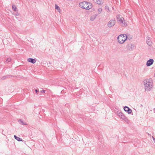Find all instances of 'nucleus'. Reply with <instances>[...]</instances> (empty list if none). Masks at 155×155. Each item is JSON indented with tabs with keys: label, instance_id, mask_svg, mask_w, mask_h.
I'll use <instances>...</instances> for the list:
<instances>
[{
	"label": "nucleus",
	"instance_id": "dca6fc26",
	"mask_svg": "<svg viewBox=\"0 0 155 155\" xmlns=\"http://www.w3.org/2000/svg\"><path fill=\"white\" fill-rule=\"evenodd\" d=\"M123 18V17H122L121 15H117L116 16V18L117 21H118V20H119V19L120 20V19H122V18Z\"/></svg>",
	"mask_w": 155,
	"mask_h": 155
},
{
	"label": "nucleus",
	"instance_id": "4468645a",
	"mask_svg": "<svg viewBox=\"0 0 155 155\" xmlns=\"http://www.w3.org/2000/svg\"><path fill=\"white\" fill-rule=\"evenodd\" d=\"M14 137L18 141H23L22 139H21L20 138L17 137L16 135H14Z\"/></svg>",
	"mask_w": 155,
	"mask_h": 155
},
{
	"label": "nucleus",
	"instance_id": "f257e3e1",
	"mask_svg": "<svg viewBox=\"0 0 155 155\" xmlns=\"http://www.w3.org/2000/svg\"><path fill=\"white\" fill-rule=\"evenodd\" d=\"M145 90L147 91H150L152 87V80L149 79H145L143 81Z\"/></svg>",
	"mask_w": 155,
	"mask_h": 155
},
{
	"label": "nucleus",
	"instance_id": "6ab92c4d",
	"mask_svg": "<svg viewBox=\"0 0 155 155\" xmlns=\"http://www.w3.org/2000/svg\"><path fill=\"white\" fill-rule=\"evenodd\" d=\"M10 77V76L9 75H7L6 76H4L1 79L3 80V79H5L6 78H8V77Z\"/></svg>",
	"mask_w": 155,
	"mask_h": 155
},
{
	"label": "nucleus",
	"instance_id": "39448f33",
	"mask_svg": "<svg viewBox=\"0 0 155 155\" xmlns=\"http://www.w3.org/2000/svg\"><path fill=\"white\" fill-rule=\"evenodd\" d=\"M116 21L115 19H111L108 23L107 24V27L109 28L114 26L115 24Z\"/></svg>",
	"mask_w": 155,
	"mask_h": 155
},
{
	"label": "nucleus",
	"instance_id": "5701e85b",
	"mask_svg": "<svg viewBox=\"0 0 155 155\" xmlns=\"http://www.w3.org/2000/svg\"><path fill=\"white\" fill-rule=\"evenodd\" d=\"M45 90H42L41 91V93H45Z\"/></svg>",
	"mask_w": 155,
	"mask_h": 155
},
{
	"label": "nucleus",
	"instance_id": "7c9ffc66",
	"mask_svg": "<svg viewBox=\"0 0 155 155\" xmlns=\"http://www.w3.org/2000/svg\"><path fill=\"white\" fill-rule=\"evenodd\" d=\"M141 106H142V104H141Z\"/></svg>",
	"mask_w": 155,
	"mask_h": 155
},
{
	"label": "nucleus",
	"instance_id": "cd10ccee",
	"mask_svg": "<svg viewBox=\"0 0 155 155\" xmlns=\"http://www.w3.org/2000/svg\"><path fill=\"white\" fill-rule=\"evenodd\" d=\"M64 92V90H63L62 91H61V93H63Z\"/></svg>",
	"mask_w": 155,
	"mask_h": 155
},
{
	"label": "nucleus",
	"instance_id": "f3484780",
	"mask_svg": "<svg viewBox=\"0 0 155 155\" xmlns=\"http://www.w3.org/2000/svg\"><path fill=\"white\" fill-rule=\"evenodd\" d=\"M97 15V14H95L94 16L93 15V16H91V21L94 20L96 18Z\"/></svg>",
	"mask_w": 155,
	"mask_h": 155
},
{
	"label": "nucleus",
	"instance_id": "20e7f679",
	"mask_svg": "<svg viewBox=\"0 0 155 155\" xmlns=\"http://www.w3.org/2000/svg\"><path fill=\"white\" fill-rule=\"evenodd\" d=\"M117 115L122 119L124 120V121L126 123L128 124L129 122V120L124 115V114L122 112L117 111Z\"/></svg>",
	"mask_w": 155,
	"mask_h": 155
},
{
	"label": "nucleus",
	"instance_id": "f8f14e48",
	"mask_svg": "<svg viewBox=\"0 0 155 155\" xmlns=\"http://www.w3.org/2000/svg\"><path fill=\"white\" fill-rule=\"evenodd\" d=\"M28 62H31L32 64H34L36 62V60L35 59L32 58H29L28 59Z\"/></svg>",
	"mask_w": 155,
	"mask_h": 155
},
{
	"label": "nucleus",
	"instance_id": "412c9836",
	"mask_svg": "<svg viewBox=\"0 0 155 155\" xmlns=\"http://www.w3.org/2000/svg\"><path fill=\"white\" fill-rule=\"evenodd\" d=\"M11 61V58H7V59L6 60L5 62L8 63V62L10 61Z\"/></svg>",
	"mask_w": 155,
	"mask_h": 155
},
{
	"label": "nucleus",
	"instance_id": "bb28decb",
	"mask_svg": "<svg viewBox=\"0 0 155 155\" xmlns=\"http://www.w3.org/2000/svg\"><path fill=\"white\" fill-rule=\"evenodd\" d=\"M152 137L153 138V140H155V138H154L153 136H152Z\"/></svg>",
	"mask_w": 155,
	"mask_h": 155
},
{
	"label": "nucleus",
	"instance_id": "c756f323",
	"mask_svg": "<svg viewBox=\"0 0 155 155\" xmlns=\"http://www.w3.org/2000/svg\"><path fill=\"white\" fill-rule=\"evenodd\" d=\"M154 76H155V73L154 74Z\"/></svg>",
	"mask_w": 155,
	"mask_h": 155
},
{
	"label": "nucleus",
	"instance_id": "393cba45",
	"mask_svg": "<svg viewBox=\"0 0 155 155\" xmlns=\"http://www.w3.org/2000/svg\"><path fill=\"white\" fill-rule=\"evenodd\" d=\"M38 90L37 89H36L35 90V91L36 93H37L38 92Z\"/></svg>",
	"mask_w": 155,
	"mask_h": 155
},
{
	"label": "nucleus",
	"instance_id": "9b49d317",
	"mask_svg": "<svg viewBox=\"0 0 155 155\" xmlns=\"http://www.w3.org/2000/svg\"><path fill=\"white\" fill-rule=\"evenodd\" d=\"M94 2L96 3L98 5H101L103 3V0H93Z\"/></svg>",
	"mask_w": 155,
	"mask_h": 155
},
{
	"label": "nucleus",
	"instance_id": "a211bd4d",
	"mask_svg": "<svg viewBox=\"0 0 155 155\" xmlns=\"http://www.w3.org/2000/svg\"><path fill=\"white\" fill-rule=\"evenodd\" d=\"M12 9L14 11H15L17 9V8L16 6L14 5H12Z\"/></svg>",
	"mask_w": 155,
	"mask_h": 155
},
{
	"label": "nucleus",
	"instance_id": "423d86ee",
	"mask_svg": "<svg viewBox=\"0 0 155 155\" xmlns=\"http://www.w3.org/2000/svg\"><path fill=\"white\" fill-rule=\"evenodd\" d=\"M117 21L123 27H125L127 26V24L124 20L123 18H122V19H119Z\"/></svg>",
	"mask_w": 155,
	"mask_h": 155
},
{
	"label": "nucleus",
	"instance_id": "f03ea898",
	"mask_svg": "<svg viewBox=\"0 0 155 155\" xmlns=\"http://www.w3.org/2000/svg\"><path fill=\"white\" fill-rule=\"evenodd\" d=\"M79 7L86 10H89L92 8V4L90 2H81L79 4Z\"/></svg>",
	"mask_w": 155,
	"mask_h": 155
},
{
	"label": "nucleus",
	"instance_id": "ddd939ff",
	"mask_svg": "<svg viewBox=\"0 0 155 155\" xmlns=\"http://www.w3.org/2000/svg\"><path fill=\"white\" fill-rule=\"evenodd\" d=\"M18 122L20 124H21L22 125H27V124L25 122H24V121L22 119H19L18 120Z\"/></svg>",
	"mask_w": 155,
	"mask_h": 155
},
{
	"label": "nucleus",
	"instance_id": "9d476101",
	"mask_svg": "<svg viewBox=\"0 0 155 155\" xmlns=\"http://www.w3.org/2000/svg\"><path fill=\"white\" fill-rule=\"evenodd\" d=\"M146 42L147 45L149 46L151 45L152 44V41H151L150 37H148L146 40Z\"/></svg>",
	"mask_w": 155,
	"mask_h": 155
},
{
	"label": "nucleus",
	"instance_id": "c85d7f7f",
	"mask_svg": "<svg viewBox=\"0 0 155 155\" xmlns=\"http://www.w3.org/2000/svg\"><path fill=\"white\" fill-rule=\"evenodd\" d=\"M153 110H154V112L155 113V108H154Z\"/></svg>",
	"mask_w": 155,
	"mask_h": 155
},
{
	"label": "nucleus",
	"instance_id": "1a4fd4ad",
	"mask_svg": "<svg viewBox=\"0 0 155 155\" xmlns=\"http://www.w3.org/2000/svg\"><path fill=\"white\" fill-rule=\"evenodd\" d=\"M134 47V45L132 44H129L127 46V49L129 50H132Z\"/></svg>",
	"mask_w": 155,
	"mask_h": 155
},
{
	"label": "nucleus",
	"instance_id": "6e6552de",
	"mask_svg": "<svg viewBox=\"0 0 155 155\" xmlns=\"http://www.w3.org/2000/svg\"><path fill=\"white\" fill-rule=\"evenodd\" d=\"M124 110L126 112H127L129 114H130L132 112V110L129 107L127 106H125L124 108Z\"/></svg>",
	"mask_w": 155,
	"mask_h": 155
},
{
	"label": "nucleus",
	"instance_id": "4be33fe9",
	"mask_svg": "<svg viewBox=\"0 0 155 155\" xmlns=\"http://www.w3.org/2000/svg\"><path fill=\"white\" fill-rule=\"evenodd\" d=\"M105 9L107 10L108 11H109V7L108 6H105Z\"/></svg>",
	"mask_w": 155,
	"mask_h": 155
},
{
	"label": "nucleus",
	"instance_id": "7ed1b4c3",
	"mask_svg": "<svg viewBox=\"0 0 155 155\" xmlns=\"http://www.w3.org/2000/svg\"><path fill=\"white\" fill-rule=\"evenodd\" d=\"M127 37L126 35L125 34H120L117 38L118 42L122 44L127 39Z\"/></svg>",
	"mask_w": 155,
	"mask_h": 155
},
{
	"label": "nucleus",
	"instance_id": "a878e982",
	"mask_svg": "<svg viewBox=\"0 0 155 155\" xmlns=\"http://www.w3.org/2000/svg\"><path fill=\"white\" fill-rule=\"evenodd\" d=\"M152 137L153 138V140H155V138H154L153 136H152Z\"/></svg>",
	"mask_w": 155,
	"mask_h": 155
},
{
	"label": "nucleus",
	"instance_id": "2eb2a0df",
	"mask_svg": "<svg viewBox=\"0 0 155 155\" xmlns=\"http://www.w3.org/2000/svg\"><path fill=\"white\" fill-rule=\"evenodd\" d=\"M55 8L58 12H60L61 11L60 9L59 6L57 5L56 4L55 5Z\"/></svg>",
	"mask_w": 155,
	"mask_h": 155
},
{
	"label": "nucleus",
	"instance_id": "b1692460",
	"mask_svg": "<svg viewBox=\"0 0 155 155\" xmlns=\"http://www.w3.org/2000/svg\"><path fill=\"white\" fill-rule=\"evenodd\" d=\"M15 15H17V16H18V15H19V14L18 12H16V13H15Z\"/></svg>",
	"mask_w": 155,
	"mask_h": 155
},
{
	"label": "nucleus",
	"instance_id": "aec40b11",
	"mask_svg": "<svg viewBox=\"0 0 155 155\" xmlns=\"http://www.w3.org/2000/svg\"><path fill=\"white\" fill-rule=\"evenodd\" d=\"M102 11V9L101 8H100L99 9H98V14L101 13Z\"/></svg>",
	"mask_w": 155,
	"mask_h": 155
},
{
	"label": "nucleus",
	"instance_id": "0eeeda50",
	"mask_svg": "<svg viewBox=\"0 0 155 155\" xmlns=\"http://www.w3.org/2000/svg\"><path fill=\"white\" fill-rule=\"evenodd\" d=\"M154 62V61L153 59H150L148 60L146 63V65L147 66H150L152 65Z\"/></svg>",
	"mask_w": 155,
	"mask_h": 155
}]
</instances>
